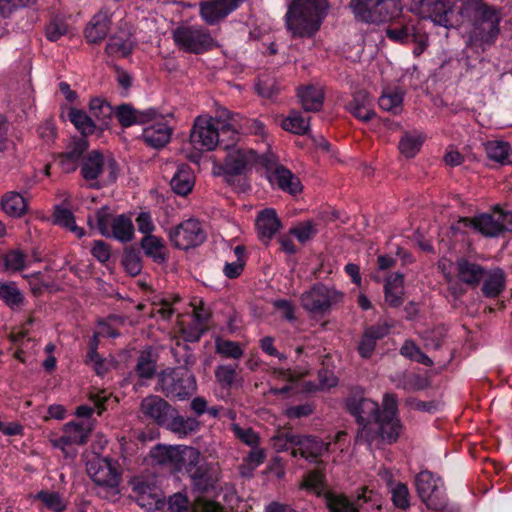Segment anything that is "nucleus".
Segmentation results:
<instances>
[{
  "instance_id": "obj_1",
  "label": "nucleus",
  "mask_w": 512,
  "mask_h": 512,
  "mask_svg": "<svg viewBox=\"0 0 512 512\" xmlns=\"http://www.w3.org/2000/svg\"><path fill=\"white\" fill-rule=\"evenodd\" d=\"M460 25L471 22L468 34L471 45L486 46L495 43L500 34L502 9L491 6L484 0H466L460 6Z\"/></svg>"
},
{
  "instance_id": "obj_2",
  "label": "nucleus",
  "mask_w": 512,
  "mask_h": 512,
  "mask_svg": "<svg viewBox=\"0 0 512 512\" xmlns=\"http://www.w3.org/2000/svg\"><path fill=\"white\" fill-rule=\"evenodd\" d=\"M328 10V0H292L285 15L287 30L293 37L310 38L320 29Z\"/></svg>"
},
{
  "instance_id": "obj_3",
  "label": "nucleus",
  "mask_w": 512,
  "mask_h": 512,
  "mask_svg": "<svg viewBox=\"0 0 512 512\" xmlns=\"http://www.w3.org/2000/svg\"><path fill=\"white\" fill-rule=\"evenodd\" d=\"M79 168L80 175L92 189H100L117 178V162L113 158L106 160L98 150L87 153L82 158Z\"/></svg>"
},
{
  "instance_id": "obj_4",
  "label": "nucleus",
  "mask_w": 512,
  "mask_h": 512,
  "mask_svg": "<svg viewBox=\"0 0 512 512\" xmlns=\"http://www.w3.org/2000/svg\"><path fill=\"white\" fill-rule=\"evenodd\" d=\"M86 470L101 497L109 500L117 498L122 478L116 463L108 458L95 457L87 462Z\"/></svg>"
},
{
  "instance_id": "obj_5",
  "label": "nucleus",
  "mask_w": 512,
  "mask_h": 512,
  "mask_svg": "<svg viewBox=\"0 0 512 512\" xmlns=\"http://www.w3.org/2000/svg\"><path fill=\"white\" fill-rule=\"evenodd\" d=\"M175 45L190 54H203L218 47L217 40L202 25H180L172 31Z\"/></svg>"
},
{
  "instance_id": "obj_6",
  "label": "nucleus",
  "mask_w": 512,
  "mask_h": 512,
  "mask_svg": "<svg viewBox=\"0 0 512 512\" xmlns=\"http://www.w3.org/2000/svg\"><path fill=\"white\" fill-rule=\"evenodd\" d=\"M274 446L279 450L290 449L294 457L299 455L306 460L316 461L329 450L330 443L316 436L286 432L274 437Z\"/></svg>"
},
{
  "instance_id": "obj_7",
  "label": "nucleus",
  "mask_w": 512,
  "mask_h": 512,
  "mask_svg": "<svg viewBox=\"0 0 512 512\" xmlns=\"http://www.w3.org/2000/svg\"><path fill=\"white\" fill-rule=\"evenodd\" d=\"M190 141L200 151H212L216 147L229 149L235 143L228 136H222V131L214 125L213 117L207 114L195 118Z\"/></svg>"
},
{
  "instance_id": "obj_8",
  "label": "nucleus",
  "mask_w": 512,
  "mask_h": 512,
  "mask_svg": "<svg viewBox=\"0 0 512 512\" xmlns=\"http://www.w3.org/2000/svg\"><path fill=\"white\" fill-rule=\"evenodd\" d=\"M324 497L329 512H365L369 508L378 511L382 509L377 493L365 486L357 491L354 499L343 493L334 492H327Z\"/></svg>"
},
{
  "instance_id": "obj_9",
  "label": "nucleus",
  "mask_w": 512,
  "mask_h": 512,
  "mask_svg": "<svg viewBox=\"0 0 512 512\" xmlns=\"http://www.w3.org/2000/svg\"><path fill=\"white\" fill-rule=\"evenodd\" d=\"M344 297L345 294L335 287L316 283L300 296V303L305 311L323 316L334 306L342 303Z\"/></svg>"
},
{
  "instance_id": "obj_10",
  "label": "nucleus",
  "mask_w": 512,
  "mask_h": 512,
  "mask_svg": "<svg viewBox=\"0 0 512 512\" xmlns=\"http://www.w3.org/2000/svg\"><path fill=\"white\" fill-rule=\"evenodd\" d=\"M158 386L167 398H178L180 400L190 397L197 387L194 376L183 368L163 370L158 375Z\"/></svg>"
},
{
  "instance_id": "obj_11",
  "label": "nucleus",
  "mask_w": 512,
  "mask_h": 512,
  "mask_svg": "<svg viewBox=\"0 0 512 512\" xmlns=\"http://www.w3.org/2000/svg\"><path fill=\"white\" fill-rule=\"evenodd\" d=\"M459 223L471 227L485 237H497L512 225V212L503 211L499 206L493 208V214L484 213L479 216L460 218Z\"/></svg>"
},
{
  "instance_id": "obj_12",
  "label": "nucleus",
  "mask_w": 512,
  "mask_h": 512,
  "mask_svg": "<svg viewBox=\"0 0 512 512\" xmlns=\"http://www.w3.org/2000/svg\"><path fill=\"white\" fill-rule=\"evenodd\" d=\"M399 7V0H351L350 8L363 22L378 23L390 19Z\"/></svg>"
},
{
  "instance_id": "obj_13",
  "label": "nucleus",
  "mask_w": 512,
  "mask_h": 512,
  "mask_svg": "<svg viewBox=\"0 0 512 512\" xmlns=\"http://www.w3.org/2000/svg\"><path fill=\"white\" fill-rule=\"evenodd\" d=\"M456 0H420L419 14L435 24L449 28L460 25V9L455 10Z\"/></svg>"
},
{
  "instance_id": "obj_14",
  "label": "nucleus",
  "mask_w": 512,
  "mask_h": 512,
  "mask_svg": "<svg viewBox=\"0 0 512 512\" xmlns=\"http://www.w3.org/2000/svg\"><path fill=\"white\" fill-rule=\"evenodd\" d=\"M260 162L269 172L268 179L272 185L293 196L302 192L300 179L286 167L278 165L274 154L262 155Z\"/></svg>"
},
{
  "instance_id": "obj_15",
  "label": "nucleus",
  "mask_w": 512,
  "mask_h": 512,
  "mask_svg": "<svg viewBox=\"0 0 512 512\" xmlns=\"http://www.w3.org/2000/svg\"><path fill=\"white\" fill-rule=\"evenodd\" d=\"M169 239L175 248L189 250L201 245L206 239V233L199 220L190 218L173 227Z\"/></svg>"
},
{
  "instance_id": "obj_16",
  "label": "nucleus",
  "mask_w": 512,
  "mask_h": 512,
  "mask_svg": "<svg viewBox=\"0 0 512 512\" xmlns=\"http://www.w3.org/2000/svg\"><path fill=\"white\" fill-rule=\"evenodd\" d=\"M226 150L228 153L220 170L227 183H231L234 176L243 174L250 165L258 161V157L252 149L236 147V143Z\"/></svg>"
},
{
  "instance_id": "obj_17",
  "label": "nucleus",
  "mask_w": 512,
  "mask_h": 512,
  "mask_svg": "<svg viewBox=\"0 0 512 512\" xmlns=\"http://www.w3.org/2000/svg\"><path fill=\"white\" fill-rule=\"evenodd\" d=\"M92 426L89 423L69 422L63 427V434L50 442L53 447L59 448L69 455V448L74 445H84L87 443Z\"/></svg>"
},
{
  "instance_id": "obj_18",
  "label": "nucleus",
  "mask_w": 512,
  "mask_h": 512,
  "mask_svg": "<svg viewBox=\"0 0 512 512\" xmlns=\"http://www.w3.org/2000/svg\"><path fill=\"white\" fill-rule=\"evenodd\" d=\"M245 0H205L199 3V15L209 26L223 21L235 11Z\"/></svg>"
},
{
  "instance_id": "obj_19",
  "label": "nucleus",
  "mask_w": 512,
  "mask_h": 512,
  "mask_svg": "<svg viewBox=\"0 0 512 512\" xmlns=\"http://www.w3.org/2000/svg\"><path fill=\"white\" fill-rule=\"evenodd\" d=\"M346 408L352 414L358 424L369 420L379 419L380 409L377 402L365 398L362 390H357L345 401Z\"/></svg>"
},
{
  "instance_id": "obj_20",
  "label": "nucleus",
  "mask_w": 512,
  "mask_h": 512,
  "mask_svg": "<svg viewBox=\"0 0 512 512\" xmlns=\"http://www.w3.org/2000/svg\"><path fill=\"white\" fill-rule=\"evenodd\" d=\"M142 414L158 425H166L172 414H175V409L163 398L157 395H148L145 397L140 405Z\"/></svg>"
},
{
  "instance_id": "obj_21",
  "label": "nucleus",
  "mask_w": 512,
  "mask_h": 512,
  "mask_svg": "<svg viewBox=\"0 0 512 512\" xmlns=\"http://www.w3.org/2000/svg\"><path fill=\"white\" fill-rule=\"evenodd\" d=\"M177 454L174 471L180 472L185 470L191 474L194 483L200 486L203 475L200 469H196L201 460L199 450L190 446L178 445Z\"/></svg>"
},
{
  "instance_id": "obj_22",
  "label": "nucleus",
  "mask_w": 512,
  "mask_h": 512,
  "mask_svg": "<svg viewBox=\"0 0 512 512\" xmlns=\"http://www.w3.org/2000/svg\"><path fill=\"white\" fill-rule=\"evenodd\" d=\"M456 279L471 288H476L485 276V268L466 258H458L454 264Z\"/></svg>"
},
{
  "instance_id": "obj_23",
  "label": "nucleus",
  "mask_w": 512,
  "mask_h": 512,
  "mask_svg": "<svg viewBox=\"0 0 512 512\" xmlns=\"http://www.w3.org/2000/svg\"><path fill=\"white\" fill-rule=\"evenodd\" d=\"M86 137L74 138L68 145L67 150L59 156V165L63 172H74L85 156L84 152L88 149Z\"/></svg>"
},
{
  "instance_id": "obj_24",
  "label": "nucleus",
  "mask_w": 512,
  "mask_h": 512,
  "mask_svg": "<svg viewBox=\"0 0 512 512\" xmlns=\"http://www.w3.org/2000/svg\"><path fill=\"white\" fill-rule=\"evenodd\" d=\"M115 116L123 127H130L135 124H146L157 119L155 109L144 111L137 110L129 104H122L116 108Z\"/></svg>"
},
{
  "instance_id": "obj_25",
  "label": "nucleus",
  "mask_w": 512,
  "mask_h": 512,
  "mask_svg": "<svg viewBox=\"0 0 512 512\" xmlns=\"http://www.w3.org/2000/svg\"><path fill=\"white\" fill-rule=\"evenodd\" d=\"M239 118L238 114H234L224 107H219L213 117L214 125H218L222 136H228L235 143L239 139V129H241Z\"/></svg>"
},
{
  "instance_id": "obj_26",
  "label": "nucleus",
  "mask_w": 512,
  "mask_h": 512,
  "mask_svg": "<svg viewBox=\"0 0 512 512\" xmlns=\"http://www.w3.org/2000/svg\"><path fill=\"white\" fill-rule=\"evenodd\" d=\"M255 225L259 238L267 244L280 229L281 222L274 209L266 208L259 212Z\"/></svg>"
},
{
  "instance_id": "obj_27",
  "label": "nucleus",
  "mask_w": 512,
  "mask_h": 512,
  "mask_svg": "<svg viewBox=\"0 0 512 512\" xmlns=\"http://www.w3.org/2000/svg\"><path fill=\"white\" fill-rule=\"evenodd\" d=\"M173 129L165 122L159 121L147 126L142 134L145 143L159 149L169 143Z\"/></svg>"
},
{
  "instance_id": "obj_28",
  "label": "nucleus",
  "mask_w": 512,
  "mask_h": 512,
  "mask_svg": "<svg viewBox=\"0 0 512 512\" xmlns=\"http://www.w3.org/2000/svg\"><path fill=\"white\" fill-rule=\"evenodd\" d=\"M110 17L106 12L100 11L95 14L87 24L84 34L89 43L102 42L110 30Z\"/></svg>"
},
{
  "instance_id": "obj_29",
  "label": "nucleus",
  "mask_w": 512,
  "mask_h": 512,
  "mask_svg": "<svg viewBox=\"0 0 512 512\" xmlns=\"http://www.w3.org/2000/svg\"><path fill=\"white\" fill-rule=\"evenodd\" d=\"M388 334V328L381 325H372L365 329L361 336L357 351L362 358L368 359L373 355L377 341Z\"/></svg>"
},
{
  "instance_id": "obj_30",
  "label": "nucleus",
  "mask_w": 512,
  "mask_h": 512,
  "mask_svg": "<svg viewBox=\"0 0 512 512\" xmlns=\"http://www.w3.org/2000/svg\"><path fill=\"white\" fill-rule=\"evenodd\" d=\"M297 96L307 112L320 111L324 103V91L317 85H306L297 89Z\"/></svg>"
},
{
  "instance_id": "obj_31",
  "label": "nucleus",
  "mask_w": 512,
  "mask_h": 512,
  "mask_svg": "<svg viewBox=\"0 0 512 512\" xmlns=\"http://www.w3.org/2000/svg\"><path fill=\"white\" fill-rule=\"evenodd\" d=\"M385 303L392 308L400 307L404 302V276L395 273L386 279L384 285Z\"/></svg>"
},
{
  "instance_id": "obj_32",
  "label": "nucleus",
  "mask_w": 512,
  "mask_h": 512,
  "mask_svg": "<svg viewBox=\"0 0 512 512\" xmlns=\"http://www.w3.org/2000/svg\"><path fill=\"white\" fill-rule=\"evenodd\" d=\"M506 287V275L501 268H494L485 272L482 284V293L487 298H497Z\"/></svg>"
},
{
  "instance_id": "obj_33",
  "label": "nucleus",
  "mask_w": 512,
  "mask_h": 512,
  "mask_svg": "<svg viewBox=\"0 0 512 512\" xmlns=\"http://www.w3.org/2000/svg\"><path fill=\"white\" fill-rule=\"evenodd\" d=\"M5 214L13 218H20L28 212V202L23 195L16 191L6 192L0 202Z\"/></svg>"
},
{
  "instance_id": "obj_34",
  "label": "nucleus",
  "mask_w": 512,
  "mask_h": 512,
  "mask_svg": "<svg viewBox=\"0 0 512 512\" xmlns=\"http://www.w3.org/2000/svg\"><path fill=\"white\" fill-rule=\"evenodd\" d=\"M141 248L145 255L152 258L158 264L166 263L168 259V251L164 240L155 235H145L141 242Z\"/></svg>"
},
{
  "instance_id": "obj_35",
  "label": "nucleus",
  "mask_w": 512,
  "mask_h": 512,
  "mask_svg": "<svg viewBox=\"0 0 512 512\" xmlns=\"http://www.w3.org/2000/svg\"><path fill=\"white\" fill-rule=\"evenodd\" d=\"M194 184V173L187 164L180 165L170 181L172 190L181 196L188 195L192 191Z\"/></svg>"
},
{
  "instance_id": "obj_36",
  "label": "nucleus",
  "mask_w": 512,
  "mask_h": 512,
  "mask_svg": "<svg viewBox=\"0 0 512 512\" xmlns=\"http://www.w3.org/2000/svg\"><path fill=\"white\" fill-rule=\"evenodd\" d=\"M0 300L13 311L21 310L25 303V296L16 282L0 280Z\"/></svg>"
},
{
  "instance_id": "obj_37",
  "label": "nucleus",
  "mask_w": 512,
  "mask_h": 512,
  "mask_svg": "<svg viewBox=\"0 0 512 512\" xmlns=\"http://www.w3.org/2000/svg\"><path fill=\"white\" fill-rule=\"evenodd\" d=\"M215 379L221 388L231 389L239 387L243 383V378L238 371V365L223 364L215 369Z\"/></svg>"
},
{
  "instance_id": "obj_38",
  "label": "nucleus",
  "mask_w": 512,
  "mask_h": 512,
  "mask_svg": "<svg viewBox=\"0 0 512 512\" xmlns=\"http://www.w3.org/2000/svg\"><path fill=\"white\" fill-rule=\"evenodd\" d=\"M371 100L365 91H357L353 95L352 101L348 104L350 113L359 120L369 121L375 112L371 108Z\"/></svg>"
},
{
  "instance_id": "obj_39",
  "label": "nucleus",
  "mask_w": 512,
  "mask_h": 512,
  "mask_svg": "<svg viewBox=\"0 0 512 512\" xmlns=\"http://www.w3.org/2000/svg\"><path fill=\"white\" fill-rule=\"evenodd\" d=\"M359 425L360 428L356 435L357 443H366L371 446L372 444L378 445L384 442L380 419L369 420Z\"/></svg>"
},
{
  "instance_id": "obj_40",
  "label": "nucleus",
  "mask_w": 512,
  "mask_h": 512,
  "mask_svg": "<svg viewBox=\"0 0 512 512\" xmlns=\"http://www.w3.org/2000/svg\"><path fill=\"white\" fill-rule=\"evenodd\" d=\"M178 445L168 446L157 444L151 448L149 456L153 465L168 467L174 471L176 456L178 455Z\"/></svg>"
},
{
  "instance_id": "obj_41",
  "label": "nucleus",
  "mask_w": 512,
  "mask_h": 512,
  "mask_svg": "<svg viewBox=\"0 0 512 512\" xmlns=\"http://www.w3.org/2000/svg\"><path fill=\"white\" fill-rule=\"evenodd\" d=\"M134 236V225L129 216L124 214L117 215L109 230V237H113L120 242H130Z\"/></svg>"
},
{
  "instance_id": "obj_42",
  "label": "nucleus",
  "mask_w": 512,
  "mask_h": 512,
  "mask_svg": "<svg viewBox=\"0 0 512 512\" xmlns=\"http://www.w3.org/2000/svg\"><path fill=\"white\" fill-rule=\"evenodd\" d=\"M157 358L151 348L142 350L137 358L135 373L140 379L149 380L156 374Z\"/></svg>"
},
{
  "instance_id": "obj_43",
  "label": "nucleus",
  "mask_w": 512,
  "mask_h": 512,
  "mask_svg": "<svg viewBox=\"0 0 512 512\" xmlns=\"http://www.w3.org/2000/svg\"><path fill=\"white\" fill-rule=\"evenodd\" d=\"M415 485L417 494L421 500L443 486L440 478L436 477L428 470H422L417 474Z\"/></svg>"
},
{
  "instance_id": "obj_44",
  "label": "nucleus",
  "mask_w": 512,
  "mask_h": 512,
  "mask_svg": "<svg viewBox=\"0 0 512 512\" xmlns=\"http://www.w3.org/2000/svg\"><path fill=\"white\" fill-rule=\"evenodd\" d=\"M89 111L98 126L101 128L109 126L112 119L113 108L106 100L102 98L91 99L89 103Z\"/></svg>"
},
{
  "instance_id": "obj_45",
  "label": "nucleus",
  "mask_w": 512,
  "mask_h": 512,
  "mask_svg": "<svg viewBox=\"0 0 512 512\" xmlns=\"http://www.w3.org/2000/svg\"><path fill=\"white\" fill-rule=\"evenodd\" d=\"M487 157L501 165L510 163L512 154L511 146L508 142L502 140H490L484 144Z\"/></svg>"
},
{
  "instance_id": "obj_46",
  "label": "nucleus",
  "mask_w": 512,
  "mask_h": 512,
  "mask_svg": "<svg viewBox=\"0 0 512 512\" xmlns=\"http://www.w3.org/2000/svg\"><path fill=\"white\" fill-rule=\"evenodd\" d=\"M168 428L178 434L180 437L187 436L199 430L200 422L193 417H183L172 414V417L166 423Z\"/></svg>"
},
{
  "instance_id": "obj_47",
  "label": "nucleus",
  "mask_w": 512,
  "mask_h": 512,
  "mask_svg": "<svg viewBox=\"0 0 512 512\" xmlns=\"http://www.w3.org/2000/svg\"><path fill=\"white\" fill-rule=\"evenodd\" d=\"M285 131L296 135H305L310 129V118H305L299 111L292 110L281 122Z\"/></svg>"
},
{
  "instance_id": "obj_48",
  "label": "nucleus",
  "mask_w": 512,
  "mask_h": 512,
  "mask_svg": "<svg viewBox=\"0 0 512 512\" xmlns=\"http://www.w3.org/2000/svg\"><path fill=\"white\" fill-rule=\"evenodd\" d=\"M68 118L73 125L80 131L82 137L92 134L97 126L96 122L88 116L83 110L71 108L68 112Z\"/></svg>"
},
{
  "instance_id": "obj_49",
  "label": "nucleus",
  "mask_w": 512,
  "mask_h": 512,
  "mask_svg": "<svg viewBox=\"0 0 512 512\" xmlns=\"http://www.w3.org/2000/svg\"><path fill=\"white\" fill-rule=\"evenodd\" d=\"M115 217L109 206H103L95 212L94 217L89 216L87 222L90 227H93V222L95 221L99 233L109 237L111 222H113Z\"/></svg>"
},
{
  "instance_id": "obj_50",
  "label": "nucleus",
  "mask_w": 512,
  "mask_h": 512,
  "mask_svg": "<svg viewBox=\"0 0 512 512\" xmlns=\"http://www.w3.org/2000/svg\"><path fill=\"white\" fill-rule=\"evenodd\" d=\"M133 50V41L117 35L112 36L105 47V52L110 56L127 57Z\"/></svg>"
},
{
  "instance_id": "obj_51",
  "label": "nucleus",
  "mask_w": 512,
  "mask_h": 512,
  "mask_svg": "<svg viewBox=\"0 0 512 512\" xmlns=\"http://www.w3.org/2000/svg\"><path fill=\"white\" fill-rule=\"evenodd\" d=\"M421 501L430 512H454L448 503L443 487L429 494Z\"/></svg>"
},
{
  "instance_id": "obj_52",
  "label": "nucleus",
  "mask_w": 512,
  "mask_h": 512,
  "mask_svg": "<svg viewBox=\"0 0 512 512\" xmlns=\"http://www.w3.org/2000/svg\"><path fill=\"white\" fill-rule=\"evenodd\" d=\"M403 93L399 90H385L379 98V106L384 111L398 114L402 111Z\"/></svg>"
},
{
  "instance_id": "obj_53",
  "label": "nucleus",
  "mask_w": 512,
  "mask_h": 512,
  "mask_svg": "<svg viewBox=\"0 0 512 512\" xmlns=\"http://www.w3.org/2000/svg\"><path fill=\"white\" fill-rule=\"evenodd\" d=\"M34 499L39 500L46 508L54 512H63L66 509V503L59 492L41 490Z\"/></svg>"
},
{
  "instance_id": "obj_54",
  "label": "nucleus",
  "mask_w": 512,
  "mask_h": 512,
  "mask_svg": "<svg viewBox=\"0 0 512 512\" xmlns=\"http://www.w3.org/2000/svg\"><path fill=\"white\" fill-rule=\"evenodd\" d=\"M205 331L206 326L197 323V321L194 322L191 318L188 321H179V332L186 342H198Z\"/></svg>"
},
{
  "instance_id": "obj_55",
  "label": "nucleus",
  "mask_w": 512,
  "mask_h": 512,
  "mask_svg": "<svg viewBox=\"0 0 512 512\" xmlns=\"http://www.w3.org/2000/svg\"><path fill=\"white\" fill-rule=\"evenodd\" d=\"M380 425L384 437V442L392 444L396 442L402 432V424L397 417L381 418Z\"/></svg>"
},
{
  "instance_id": "obj_56",
  "label": "nucleus",
  "mask_w": 512,
  "mask_h": 512,
  "mask_svg": "<svg viewBox=\"0 0 512 512\" xmlns=\"http://www.w3.org/2000/svg\"><path fill=\"white\" fill-rule=\"evenodd\" d=\"M400 354L417 363L425 366H432L433 361L430 359L412 340H406L400 348Z\"/></svg>"
},
{
  "instance_id": "obj_57",
  "label": "nucleus",
  "mask_w": 512,
  "mask_h": 512,
  "mask_svg": "<svg viewBox=\"0 0 512 512\" xmlns=\"http://www.w3.org/2000/svg\"><path fill=\"white\" fill-rule=\"evenodd\" d=\"M234 254L236 256V260L231 263H226L223 268L224 275L229 279L238 278L245 267V247L243 245H238L234 248Z\"/></svg>"
},
{
  "instance_id": "obj_58",
  "label": "nucleus",
  "mask_w": 512,
  "mask_h": 512,
  "mask_svg": "<svg viewBox=\"0 0 512 512\" xmlns=\"http://www.w3.org/2000/svg\"><path fill=\"white\" fill-rule=\"evenodd\" d=\"M418 30L419 29L412 23L407 22L401 26H395L387 29L386 35L391 40L405 44L411 42L414 34H416Z\"/></svg>"
},
{
  "instance_id": "obj_59",
  "label": "nucleus",
  "mask_w": 512,
  "mask_h": 512,
  "mask_svg": "<svg viewBox=\"0 0 512 512\" xmlns=\"http://www.w3.org/2000/svg\"><path fill=\"white\" fill-rule=\"evenodd\" d=\"M215 351L224 358L235 360L240 359L244 354L238 342L220 338L215 341Z\"/></svg>"
},
{
  "instance_id": "obj_60",
  "label": "nucleus",
  "mask_w": 512,
  "mask_h": 512,
  "mask_svg": "<svg viewBox=\"0 0 512 512\" xmlns=\"http://www.w3.org/2000/svg\"><path fill=\"white\" fill-rule=\"evenodd\" d=\"M423 144V139L420 136H412L405 134L399 141V150L406 158H413L419 151Z\"/></svg>"
},
{
  "instance_id": "obj_61",
  "label": "nucleus",
  "mask_w": 512,
  "mask_h": 512,
  "mask_svg": "<svg viewBox=\"0 0 512 512\" xmlns=\"http://www.w3.org/2000/svg\"><path fill=\"white\" fill-rule=\"evenodd\" d=\"M391 501L400 510L410 507V493L406 484L399 482L391 489Z\"/></svg>"
},
{
  "instance_id": "obj_62",
  "label": "nucleus",
  "mask_w": 512,
  "mask_h": 512,
  "mask_svg": "<svg viewBox=\"0 0 512 512\" xmlns=\"http://www.w3.org/2000/svg\"><path fill=\"white\" fill-rule=\"evenodd\" d=\"M325 475L318 470L309 472L300 484V488L319 494L324 488Z\"/></svg>"
},
{
  "instance_id": "obj_63",
  "label": "nucleus",
  "mask_w": 512,
  "mask_h": 512,
  "mask_svg": "<svg viewBox=\"0 0 512 512\" xmlns=\"http://www.w3.org/2000/svg\"><path fill=\"white\" fill-rule=\"evenodd\" d=\"M122 265L129 275H139L142 270V260L139 253L135 250L125 251L122 257Z\"/></svg>"
},
{
  "instance_id": "obj_64",
  "label": "nucleus",
  "mask_w": 512,
  "mask_h": 512,
  "mask_svg": "<svg viewBox=\"0 0 512 512\" xmlns=\"http://www.w3.org/2000/svg\"><path fill=\"white\" fill-rule=\"evenodd\" d=\"M26 255L20 250H11L3 257V264L6 270L16 272L25 267Z\"/></svg>"
}]
</instances>
